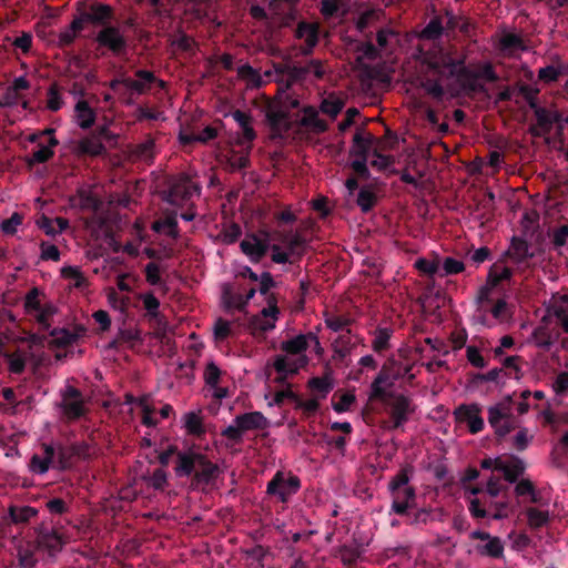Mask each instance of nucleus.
<instances>
[{
  "mask_svg": "<svg viewBox=\"0 0 568 568\" xmlns=\"http://www.w3.org/2000/svg\"><path fill=\"white\" fill-rule=\"evenodd\" d=\"M388 487L393 498L392 509L396 514L403 515L415 506L416 495L414 488L409 486L407 469H402L389 481Z\"/></svg>",
  "mask_w": 568,
  "mask_h": 568,
  "instance_id": "1",
  "label": "nucleus"
},
{
  "mask_svg": "<svg viewBox=\"0 0 568 568\" xmlns=\"http://www.w3.org/2000/svg\"><path fill=\"white\" fill-rule=\"evenodd\" d=\"M423 63L439 78L453 77L463 69V60L459 57H453L450 52L442 48L426 52L423 57Z\"/></svg>",
  "mask_w": 568,
  "mask_h": 568,
  "instance_id": "2",
  "label": "nucleus"
},
{
  "mask_svg": "<svg viewBox=\"0 0 568 568\" xmlns=\"http://www.w3.org/2000/svg\"><path fill=\"white\" fill-rule=\"evenodd\" d=\"M488 422L499 438L506 437L517 428L518 423L513 416V402L510 397L489 407Z\"/></svg>",
  "mask_w": 568,
  "mask_h": 568,
  "instance_id": "3",
  "label": "nucleus"
},
{
  "mask_svg": "<svg viewBox=\"0 0 568 568\" xmlns=\"http://www.w3.org/2000/svg\"><path fill=\"white\" fill-rule=\"evenodd\" d=\"M63 449L61 446L52 444H42L40 452L33 454L31 457L29 469L33 474L43 475L51 467L63 468Z\"/></svg>",
  "mask_w": 568,
  "mask_h": 568,
  "instance_id": "4",
  "label": "nucleus"
},
{
  "mask_svg": "<svg viewBox=\"0 0 568 568\" xmlns=\"http://www.w3.org/2000/svg\"><path fill=\"white\" fill-rule=\"evenodd\" d=\"M284 248L277 244H273L272 261L278 264L293 263L298 258L305 248V242L297 233H290L282 239Z\"/></svg>",
  "mask_w": 568,
  "mask_h": 568,
  "instance_id": "5",
  "label": "nucleus"
},
{
  "mask_svg": "<svg viewBox=\"0 0 568 568\" xmlns=\"http://www.w3.org/2000/svg\"><path fill=\"white\" fill-rule=\"evenodd\" d=\"M154 81V77L151 72L139 71L136 73V79L122 78L118 80H113L110 83L112 90L118 92L119 94L126 95L129 94H142L146 90L151 88L152 82Z\"/></svg>",
  "mask_w": 568,
  "mask_h": 568,
  "instance_id": "6",
  "label": "nucleus"
},
{
  "mask_svg": "<svg viewBox=\"0 0 568 568\" xmlns=\"http://www.w3.org/2000/svg\"><path fill=\"white\" fill-rule=\"evenodd\" d=\"M199 193L200 187L197 183L187 176H180L172 183L168 201L173 205L182 206L194 195H199Z\"/></svg>",
  "mask_w": 568,
  "mask_h": 568,
  "instance_id": "7",
  "label": "nucleus"
},
{
  "mask_svg": "<svg viewBox=\"0 0 568 568\" xmlns=\"http://www.w3.org/2000/svg\"><path fill=\"white\" fill-rule=\"evenodd\" d=\"M300 488V480L296 476L278 471L267 485V493L277 495L281 501L295 494Z\"/></svg>",
  "mask_w": 568,
  "mask_h": 568,
  "instance_id": "8",
  "label": "nucleus"
},
{
  "mask_svg": "<svg viewBox=\"0 0 568 568\" xmlns=\"http://www.w3.org/2000/svg\"><path fill=\"white\" fill-rule=\"evenodd\" d=\"M470 538L480 540L476 546V550L481 556L500 558L504 555V544L499 537L489 535L488 532L475 530L470 534Z\"/></svg>",
  "mask_w": 568,
  "mask_h": 568,
  "instance_id": "9",
  "label": "nucleus"
},
{
  "mask_svg": "<svg viewBox=\"0 0 568 568\" xmlns=\"http://www.w3.org/2000/svg\"><path fill=\"white\" fill-rule=\"evenodd\" d=\"M480 413L481 408L477 404L460 405L455 410V417L458 423L466 424L470 433L476 434L484 428Z\"/></svg>",
  "mask_w": 568,
  "mask_h": 568,
  "instance_id": "10",
  "label": "nucleus"
},
{
  "mask_svg": "<svg viewBox=\"0 0 568 568\" xmlns=\"http://www.w3.org/2000/svg\"><path fill=\"white\" fill-rule=\"evenodd\" d=\"M307 362V356H296L285 353L274 359V368L285 377L296 374L301 368L306 366Z\"/></svg>",
  "mask_w": 568,
  "mask_h": 568,
  "instance_id": "11",
  "label": "nucleus"
},
{
  "mask_svg": "<svg viewBox=\"0 0 568 568\" xmlns=\"http://www.w3.org/2000/svg\"><path fill=\"white\" fill-rule=\"evenodd\" d=\"M63 413L68 418H78L84 414V402L73 387H67L62 398Z\"/></svg>",
  "mask_w": 568,
  "mask_h": 568,
  "instance_id": "12",
  "label": "nucleus"
},
{
  "mask_svg": "<svg viewBox=\"0 0 568 568\" xmlns=\"http://www.w3.org/2000/svg\"><path fill=\"white\" fill-rule=\"evenodd\" d=\"M413 413L414 406L407 397L397 395L393 398L390 403V417L393 419L394 427L402 426L408 420Z\"/></svg>",
  "mask_w": 568,
  "mask_h": 568,
  "instance_id": "13",
  "label": "nucleus"
},
{
  "mask_svg": "<svg viewBox=\"0 0 568 568\" xmlns=\"http://www.w3.org/2000/svg\"><path fill=\"white\" fill-rule=\"evenodd\" d=\"M97 41L114 53H120L125 48V40L119 29L108 27L99 32Z\"/></svg>",
  "mask_w": 568,
  "mask_h": 568,
  "instance_id": "14",
  "label": "nucleus"
},
{
  "mask_svg": "<svg viewBox=\"0 0 568 568\" xmlns=\"http://www.w3.org/2000/svg\"><path fill=\"white\" fill-rule=\"evenodd\" d=\"M510 270L503 264H494L489 271L486 284L479 291V300L488 298L491 290L498 285L499 282L510 277Z\"/></svg>",
  "mask_w": 568,
  "mask_h": 568,
  "instance_id": "15",
  "label": "nucleus"
},
{
  "mask_svg": "<svg viewBox=\"0 0 568 568\" xmlns=\"http://www.w3.org/2000/svg\"><path fill=\"white\" fill-rule=\"evenodd\" d=\"M241 248L252 261H260L268 248V242L265 239L250 235L241 242Z\"/></svg>",
  "mask_w": 568,
  "mask_h": 568,
  "instance_id": "16",
  "label": "nucleus"
},
{
  "mask_svg": "<svg viewBox=\"0 0 568 568\" xmlns=\"http://www.w3.org/2000/svg\"><path fill=\"white\" fill-rule=\"evenodd\" d=\"M312 339H315V335L310 334H301L288 341L282 343V351L287 354H293L296 356H306L305 351L312 345Z\"/></svg>",
  "mask_w": 568,
  "mask_h": 568,
  "instance_id": "17",
  "label": "nucleus"
},
{
  "mask_svg": "<svg viewBox=\"0 0 568 568\" xmlns=\"http://www.w3.org/2000/svg\"><path fill=\"white\" fill-rule=\"evenodd\" d=\"M524 469V463L515 457H501V460L497 462V470L503 473L505 479L509 483L516 481Z\"/></svg>",
  "mask_w": 568,
  "mask_h": 568,
  "instance_id": "18",
  "label": "nucleus"
},
{
  "mask_svg": "<svg viewBox=\"0 0 568 568\" xmlns=\"http://www.w3.org/2000/svg\"><path fill=\"white\" fill-rule=\"evenodd\" d=\"M373 135L357 132L354 136V144L351 151L352 156L371 159L375 149Z\"/></svg>",
  "mask_w": 568,
  "mask_h": 568,
  "instance_id": "19",
  "label": "nucleus"
},
{
  "mask_svg": "<svg viewBox=\"0 0 568 568\" xmlns=\"http://www.w3.org/2000/svg\"><path fill=\"white\" fill-rule=\"evenodd\" d=\"M277 315L278 308L275 302L270 300L267 306L261 311L258 316H256L254 325L262 331L272 329L275 327Z\"/></svg>",
  "mask_w": 568,
  "mask_h": 568,
  "instance_id": "20",
  "label": "nucleus"
},
{
  "mask_svg": "<svg viewBox=\"0 0 568 568\" xmlns=\"http://www.w3.org/2000/svg\"><path fill=\"white\" fill-rule=\"evenodd\" d=\"M239 428L243 432L262 429L266 427L267 420L260 412H251L235 417Z\"/></svg>",
  "mask_w": 568,
  "mask_h": 568,
  "instance_id": "21",
  "label": "nucleus"
},
{
  "mask_svg": "<svg viewBox=\"0 0 568 568\" xmlns=\"http://www.w3.org/2000/svg\"><path fill=\"white\" fill-rule=\"evenodd\" d=\"M220 469L217 465L210 462L205 456H201L195 469V477L199 481L211 483L219 476Z\"/></svg>",
  "mask_w": 568,
  "mask_h": 568,
  "instance_id": "22",
  "label": "nucleus"
},
{
  "mask_svg": "<svg viewBox=\"0 0 568 568\" xmlns=\"http://www.w3.org/2000/svg\"><path fill=\"white\" fill-rule=\"evenodd\" d=\"M201 456V454L196 453L180 454L178 457L175 473L179 476H189L191 473H195L197 462H200Z\"/></svg>",
  "mask_w": 568,
  "mask_h": 568,
  "instance_id": "23",
  "label": "nucleus"
},
{
  "mask_svg": "<svg viewBox=\"0 0 568 568\" xmlns=\"http://www.w3.org/2000/svg\"><path fill=\"white\" fill-rule=\"evenodd\" d=\"M84 333L83 328H74L69 331L67 328H57L51 332L54 344L58 346H68L75 343Z\"/></svg>",
  "mask_w": 568,
  "mask_h": 568,
  "instance_id": "24",
  "label": "nucleus"
},
{
  "mask_svg": "<svg viewBox=\"0 0 568 568\" xmlns=\"http://www.w3.org/2000/svg\"><path fill=\"white\" fill-rule=\"evenodd\" d=\"M75 121L82 129H88L94 123L95 114L85 101L75 104Z\"/></svg>",
  "mask_w": 568,
  "mask_h": 568,
  "instance_id": "25",
  "label": "nucleus"
},
{
  "mask_svg": "<svg viewBox=\"0 0 568 568\" xmlns=\"http://www.w3.org/2000/svg\"><path fill=\"white\" fill-rule=\"evenodd\" d=\"M255 294V290L251 288L246 296L242 294L232 293L230 288L225 287L223 292V304L226 308H242Z\"/></svg>",
  "mask_w": 568,
  "mask_h": 568,
  "instance_id": "26",
  "label": "nucleus"
},
{
  "mask_svg": "<svg viewBox=\"0 0 568 568\" xmlns=\"http://www.w3.org/2000/svg\"><path fill=\"white\" fill-rule=\"evenodd\" d=\"M212 332L214 341L222 343L233 335L234 325L232 322L219 317L213 324Z\"/></svg>",
  "mask_w": 568,
  "mask_h": 568,
  "instance_id": "27",
  "label": "nucleus"
},
{
  "mask_svg": "<svg viewBox=\"0 0 568 568\" xmlns=\"http://www.w3.org/2000/svg\"><path fill=\"white\" fill-rule=\"evenodd\" d=\"M535 113L538 121V125L545 132H548L554 123L560 121V115L556 110L538 108L536 109Z\"/></svg>",
  "mask_w": 568,
  "mask_h": 568,
  "instance_id": "28",
  "label": "nucleus"
},
{
  "mask_svg": "<svg viewBox=\"0 0 568 568\" xmlns=\"http://www.w3.org/2000/svg\"><path fill=\"white\" fill-rule=\"evenodd\" d=\"M4 358L10 373L21 374L24 371L27 364V355L21 351L6 354Z\"/></svg>",
  "mask_w": 568,
  "mask_h": 568,
  "instance_id": "29",
  "label": "nucleus"
},
{
  "mask_svg": "<svg viewBox=\"0 0 568 568\" xmlns=\"http://www.w3.org/2000/svg\"><path fill=\"white\" fill-rule=\"evenodd\" d=\"M296 34L304 40L307 49H312L317 42V27L315 24L300 23Z\"/></svg>",
  "mask_w": 568,
  "mask_h": 568,
  "instance_id": "30",
  "label": "nucleus"
},
{
  "mask_svg": "<svg viewBox=\"0 0 568 568\" xmlns=\"http://www.w3.org/2000/svg\"><path fill=\"white\" fill-rule=\"evenodd\" d=\"M415 267L423 274L428 276H439L440 272V260L438 257L432 258H418L415 262Z\"/></svg>",
  "mask_w": 568,
  "mask_h": 568,
  "instance_id": "31",
  "label": "nucleus"
},
{
  "mask_svg": "<svg viewBox=\"0 0 568 568\" xmlns=\"http://www.w3.org/2000/svg\"><path fill=\"white\" fill-rule=\"evenodd\" d=\"M352 339L353 336L351 335L349 331H346L339 335L334 344V358L338 357L339 359H343L349 354L351 346L354 344L352 343Z\"/></svg>",
  "mask_w": 568,
  "mask_h": 568,
  "instance_id": "32",
  "label": "nucleus"
},
{
  "mask_svg": "<svg viewBox=\"0 0 568 568\" xmlns=\"http://www.w3.org/2000/svg\"><path fill=\"white\" fill-rule=\"evenodd\" d=\"M508 255L516 263L524 262L528 256H530L528 244L523 240L514 239L510 247L508 248Z\"/></svg>",
  "mask_w": 568,
  "mask_h": 568,
  "instance_id": "33",
  "label": "nucleus"
},
{
  "mask_svg": "<svg viewBox=\"0 0 568 568\" xmlns=\"http://www.w3.org/2000/svg\"><path fill=\"white\" fill-rule=\"evenodd\" d=\"M39 546L47 549L49 554L52 555L62 548L63 542L57 532L50 531L41 536Z\"/></svg>",
  "mask_w": 568,
  "mask_h": 568,
  "instance_id": "34",
  "label": "nucleus"
},
{
  "mask_svg": "<svg viewBox=\"0 0 568 568\" xmlns=\"http://www.w3.org/2000/svg\"><path fill=\"white\" fill-rule=\"evenodd\" d=\"M44 301L45 296L38 288H33L26 296L24 307L28 313L36 314Z\"/></svg>",
  "mask_w": 568,
  "mask_h": 568,
  "instance_id": "35",
  "label": "nucleus"
},
{
  "mask_svg": "<svg viewBox=\"0 0 568 568\" xmlns=\"http://www.w3.org/2000/svg\"><path fill=\"white\" fill-rule=\"evenodd\" d=\"M57 313V306L49 302L44 301L41 305L40 310H38L34 314L37 321L43 325L44 327L50 326V318Z\"/></svg>",
  "mask_w": 568,
  "mask_h": 568,
  "instance_id": "36",
  "label": "nucleus"
},
{
  "mask_svg": "<svg viewBox=\"0 0 568 568\" xmlns=\"http://www.w3.org/2000/svg\"><path fill=\"white\" fill-rule=\"evenodd\" d=\"M233 119L239 123L240 128L242 129L243 135L247 141H251L254 139L255 134L251 126V119L247 114L241 111H235L232 114Z\"/></svg>",
  "mask_w": 568,
  "mask_h": 568,
  "instance_id": "37",
  "label": "nucleus"
},
{
  "mask_svg": "<svg viewBox=\"0 0 568 568\" xmlns=\"http://www.w3.org/2000/svg\"><path fill=\"white\" fill-rule=\"evenodd\" d=\"M62 276L70 281L74 287H82L85 285V277L78 267L67 266L61 270Z\"/></svg>",
  "mask_w": 568,
  "mask_h": 568,
  "instance_id": "38",
  "label": "nucleus"
},
{
  "mask_svg": "<svg viewBox=\"0 0 568 568\" xmlns=\"http://www.w3.org/2000/svg\"><path fill=\"white\" fill-rule=\"evenodd\" d=\"M554 314L559 320L565 332L568 333V296H562L554 306Z\"/></svg>",
  "mask_w": 568,
  "mask_h": 568,
  "instance_id": "39",
  "label": "nucleus"
},
{
  "mask_svg": "<svg viewBox=\"0 0 568 568\" xmlns=\"http://www.w3.org/2000/svg\"><path fill=\"white\" fill-rule=\"evenodd\" d=\"M302 123L316 132H322L326 129L325 122L318 118L316 111L313 109L305 110Z\"/></svg>",
  "mask_w": 568,
  "mask_h": 568,
  "instance_id": "40",
  "label": "nucleus"
},
{
  "mask_svg": "<svg viewBox=\"0 0 568 568\" xmlns=\"http://www.w3.org/2000/svg\"><path fill=\"white\" fill-rule=\"evenodd\" d=\"M464 271V263L462 261L447 257L440 262L439 276L444 277L450 274H457Z\"/></svg>",
  "mask_w": 568,
  "mask_h": 568,
  "instance_id": "41",
  "label": "nucleus"
},
{
  "mask_svg": "<svg viewBox=\"0 0 568 568\" xmlns=\"http://www.w3.org/2000/svg\"><path fill=\"white\" fill-rule=\"evenodd\" d=\"M82 28V19L74 20L65 30L59 34L61 45L70 44L77 37V32Z\"/></svg>",
  "mask_w": 568,
  "mask_h": 568,
  "instance_id": "42",
  "label": "nucleus"
},
{
  "mask_svg": "<svg viewBox=\"0 0 568 568\" xmlns=\"http://www.w3.org/2000/svg\"><path fill=\"white\" fill-rule=\"evenodd\" d=\"M110 16V8L108 6H94L90 9L89 12H87L83 18V20L92 21V22H102L105 19H108Z\"/></svg>",
  "mask_w": 568,
  "mask_h": 568,
  "instance_id": "43",
  "label": "nucleus"
},
{
  "mask_svg": "<svg viewBox=\"0 0 568 568\" xmlns=\"http://www.w3.org/2000/svg\"><path fill=\"white\" fill-rule=\"evenodd\" d=\"M527 518L530 527L539 528L547 524L549 516L547 511L537 508H528Z\"/></svg>",
  "mask_w": 568,
  "mask_h": 568,
  "instance_id": "44",
  "label": "nucleus"
},
{
  "mask_svg": "<svg viewBox=\"0 0 568 568\" xmlns=\"http://www.w3.org/2000/svg\"><path fill=\"white\" fill-rule=\"evenodd\" d=\"M58 144V141L55 139L50 140V145L48 146H40L37 151L32 153V156L30 159V163H43L48 161L53 155L52 148Z\"/></svg>",
  "mask_w": 568,
  "mask_h": 568,
  "instance_id": "45",
  "label": "nucleus"
},
{
  "mask_svg": "<svg viewBox=\"0 0 568 568\" xmlns=\"http://www.w3.org/2000/svg\"><path fill=\"white\" fill-rule=\"evenodd\" d=\"M500 48L504 51H508L509 53H513L515 51L521 50L524 47H523L521 39L518 36L513 34V33H507L500 38Z\"/></svg>",
  "mask_w": 568,
  "mask_h": 568,
  "instance_id": "46",
  "label": "nucleus"
},
{
  "mask_svg": "<svg viewBox=\"0 0 568 568\" xmlns=\"http://www.w3.org/2000/svg\"><path fill=\"white\" fill-rule=\"evenodd\" d=\"M37 515V510L32 507H11L10 516L14 523H24Z\"/></svg>",
  "mask_w": 568,
  "mask_h": 568,
  "instance_id": "47",
  "label": "nucleus"
},
{
  "mask_svg": "<svg viewBox=\"0 0 568 568\" xmlns=\"http://www.w3.org/2000/svg\"><path fill=\"white\" fill-rule=\"evenodd\" d=\"M239 75L246 81L248 85L258 87L262 83L261 77L256 70L250 65H243L239 69Z\"/></svg>",
  "mask_w": 568,
  "mask_h": 568,
  "instance_id": "48",
  "label": "nucleus"
},
{
  "mask_svg": "<svg viewBox=\"0 0 568 568\" xmlns=\"http://www.w3.org/2000/svg\"><path fill=\"white\" fill-rule=\"evenodd\" d=\"M221 369L216 366L215 363L210 362L207 363L205 371H204V379L207 385H210L213 388H216L220 377H221Z\"/></svg>",
  "mask_w": 568,
  "mask_h": 568,
  "instance_id": "49",
  "label": "nucleus"
},
{
  "mask_svg": "<svg viewBox=\"0 0 568 568\" xmlns=\"http://www.w3.org/2000/svg\"><path fill=\"white\" fill-rule=\"evenodd\" d=\"M342 108L343 102L339 99L333 97L325 99L321 105L322 111L331 115L332 118L336 116L342 110Z\"/></svg>",
  "mask_w": 568,
  "mask_h": 568,
  "instance_id": "50",
  "label": "nucleus"
},
{
  "mask_svg": "<svg viewBox=\"0 0 568 568\" xmlns=\"http://www.w3.org/2000/svg\"><path fill=\"white\" fill-rule=\"evenodd\" d=\"M184 425L189 433L200 434L203 430L202 419L195 413H187L184 417Z\"/></svg>",
  "mask_w": 568,
  "mask_h": 568,
  "instance_id": "51",
  "label": "nucleus"
},
{
  "mask_svg": "<svg viewBox=\"0 0 568 568\" xmlns=\"http://www.w3.org/2000/svg\"><path fill=\"white\" fill-rule=\"evenodd\" d=\"M531 439L532 435L529 434L528 429L521 428L513 438V447L517 450H524Z\"/></svg>",
  "mask_w": 568,
  "mask_h": 568,
  "instance_id": "52",
  "label": "nucleus"
},
{
  "mask_svg": "<svg viewBox=\"0 0 568 568\" xmlns=\"http://www.w3.org/2000/svg\"><path fill=\"white\" fill-rule=\"evenodd\" d=\"M138 405L140 406V408L142 410V414H143V417H142L143 424L146 425V426H154V425H156L158 420L154 419L153 416H152L153 409L150 406L149 399L148 398H141L138 402Z\"/></svg>",
  "mask_w": 568,
  "mask_h": 568,
  "instance_id": "53",
  "label": "nucleus"
},
{
  "mask_svg": "<svg viewBox=\"0 0 568 568\" xmlns=\"http://www.w3.org/2000/svg\"><path fill=\"white\" fill-rule=\"evenodd\" d=\"M442 24L437 19H433L427 27L422 31L420 38L432 40L442 34Z\"/></svg>",
  "mask_w": 568,
  "mask_h": 568,
  "instance_id": "54",
  "label": "nucleus"
},
{
  "mask_svg": "<svg viewBox=\"0 0 568 568\" xmlns=\"http://www.w3.org/2000/svg\"><path fill=\"white\" fill-rule=\"evenodd\" d=\"M369 163L377 170H384L387 169L393 163V161L389 156L383 155L377 151V149H374L369 159Z\"/></svg>",
  "mask_w": 568,
  "mask_h": 568,
  "instance_id": "55",
  "label": "nucleus"
},
{
  "mask_svg": "<svg viewBox=\"0 0 568 568\" xmlns=\"http://www.w3.org/2000/svg\"><path fill=\"white\" fill-rule=\"evenodd\" d=\"M355 402V395L352 393L341 394L338 399L334 402L333 407L336 412L342 413L349 409L352 404Z\"/></svg>",
  "mask_w": 568,
  "mask_h": 568,
  "instance_id": "56",
  "label": "nucleus"
},
{
  "mask_svg": "<svg viewBox=\"0 0 568 568\" xmlns=\"http://www.w3.org/2000/svg\"><path fill=\"white\" fill-rule=\"evenodd\" d=\"M80 148L83 152L92 154V155H98V154L102 153V151H103L102 143L95 139L82 140L80 143Z\"/></svg>",
  "mask_w": 568,
  "mask_h": 568,
  "instance_id": "57",
  "label": "nucleus"
},
{
  "mask_svg": "<svg viewBox=\"0 0 568 568\" xmlns=\"http://www.w3.org/2000/svg\"><path fill=\"white\" fill-rule=\"evenodd\" d=\"M19 564L22 568H32L36 564V559L33 556V550L31 547L20 548L19 549Z\"/></svg>",
  "mask_w": 568,
  "mask_h": 568,
  "instance_id": "58",
  "label": "nucleus"
},
{
  "mask_svg": "<svg viewBox=\"0 0 568 568\" xmlns=\"http://www.w3.org/2000/svg\"><path fill=\"white\" fill-rule=\"evenodd\" d=\"M469 511L476 518H485L488 514L486 510V503H481L477 497L469 499Z\"/></svg>",
  "mask_w": 568,
  "mask_h": 568,
  "instance_id": "59",
  "label": "nucleus"
},
{
  "mask_svg": "<svg viewBox=\"0 0 568 568\" xmlns=\"http://www.w3.org/2000/svg\"><path fill=\"white\" fill-rule=\"evenodd\" d=\"M22 217L18 213H13L8 220L2 221L1 230L7 234L16 233L18 226L21 224Z\"/></svg>",
  "mask_w": 568,
  "mask_h": 568,
  "instance_id": "60",
  "label": "nucleus"
},
{
  "mask_svg": "<svg viewBox=\"0 0 568 568\" xmlns=\"http://www.w3.org/2000/svg\"><path fill=\"white\" fill-rule=\"evenodd\" d=\"M375 202L374 194L368 190H362L358 194L357 203L364 212L369 211Z\"/></svg>",
  "mask_w": 568,
  "mask_h": 568,
  "instance_id": "61",
  "label": "nucleus"
},
{
  "mask_svg": "<svg viewBox=\"0 0 568 568\" xmlns=\"http://www.w3.org/2000/svg\"><path fill=\"white\" fill-rule=\"evenodd\" d=\"M489 507L494 510V513H493L494 519L507 518L509 515V505L507 501L490 503Z\"/></svg>",
  "mask_w": 568,
  "mask_h": 568,
  "instance_id": "62",
  "label": "nucleus"
},
{
  "mask_svg": "<svg viewBox=\"0 0 568 568\" xmlns=\"http://www.w3.org/2000/svg\"><path fill=\"white\" fill-rule=\"evenodd\" d=\"M388 379V376L384 373L378 374V376L375 378V381L372 384V392H371V398L381 397L384 395L385 389L383 388V384L386 383Z\"/></svg>",
  "mask_w": 568,
  "mask_h": 568,
  "instance_id": "63",
  "label": "nucleus"
},
{
  "mask_svg": "<svg viewBox=\"0 0 568 568\" xmlns=\"http://www.w3.org/2000/svg\"><path fill=\"white\" fill-rule=\"evenodd\" d=\"M552 388L557 394L568 393V373H560L552 383Z\"/></svg>",
  "mask_w": 568,
  "mask_h": 568,
  "instance_id": "64",
  "label": "nucleus"
}]
</instances>
